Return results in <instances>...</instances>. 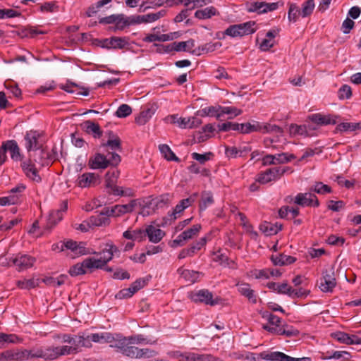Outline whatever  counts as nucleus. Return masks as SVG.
Listing matches in <instances>:
<instances>
[{
	"label": "nucleus",
	"instance_id": "obj_1",
	"mask_svg": "<svg viewBox=\"0 0 361 361\" xmlns=\"http://www.w3.org/2000/svg\"><path fill=\"white\" fill-rule=\"evenodd\" d=\"M63 343H68L70 355H75L81 351V347L91 348L92 342L99 343H111L114 341V335L110 332L84 335L63 334L59 336Z\"/></svg>",
	"mask_w": 361,
	"mask_h": 361
},
{
	"label": "nucleus",
	"instance_id": "obj_2",
	"mask_svg": "<svg viewBox=\"0 0 361 361\" xmlns=\"http://www.w3.org/2000/svg\"><path fill=\"white\" fill-rule=\"evenodd\" d=\"M68 345H50L46 348L27 349V360L33 358H43L46 360H54L62 356L70 355Z\"/></svg>",
	"mask_w": 361,
	"mask_h": 361
},
{
	"label": "nucleus",
	"instance_id": "obj_3",
	"mask_svg": "<svg viewBox=\"0 0 361 361\" xmlns=\"http://www.w3.org/2000/svg\"><path fill=\"white\" fill-rule=\"evenodd\" d=\"M121 160V157L116 152H108L106 155L97 153L89 159L88 166L92 169H105L109 166H116Z\"/></svg>",
	"mask_w": 361,
	"mask_h": 361
},
{
	"label": "nucleus",
	"instance_id": "obj_4",
	"mask_svg": "<svg viewBox=\"0 0 361 361\" xmlns=\"http://www.w3.org/2000/svg\"><path fill=\"white\" fill-rule=\"evenodd\" d=\"M118 352L133 359L149 358L157 354L154 350L149 348H139L132 345L131 343H130V340H128L123 345V347L121 348Z\"/></svg>",
	"mask_w": 361,
	"mask_h": 361
},
{
	"label": "nucleus",
	"instance_id": "obj_5",
	"mask_svg": "<svg viewBox=\"0 0 361 361\" xmlns=\"http://www.w3.org/2000/svg\"><path fill=\"white\" fill-rule=\"evenodd\" d=\"M336 283L334 267L331 266L329 269L322 272V277L319 280V288L324 293H331Z\"/></svg>",
	"mask_w": 361,
	"mask_h": 361
},
{
	"label": "nucleus",
	"instance_id": "obj_6",
	"mask_svg": "<svg viewBox=\"0 0 361 361\" xmlns=\"http://www.w3.org/2000/svg\"><path fill=\"white\" fill-rule=\"evenodd\" d=\"M259 357L263 360L270 361H311L310 357L295 358L279 351H263L259 354Z\"/></svg>",
	"mask_w": 361,
	"mask_h": 361
},
{
	"label": "nucleus",
	"instance_id": "obj_7",
	"mask_svg": "<svg viewBox=\"0 0 361 361\" xmlns=\"http://www.w3.org/2000/svg\"><path fill=\"white\" fill-rule=\"evenodd\" d=\"M101 47L107 49H121L129 45V38L126 37H111L99 41Z\"/></svg>",
	"mask_w": 361,
	"mask_h": 361
},
{
	"label": "nucleus",
	"instance_id": "obj_8",
	"mask_svg": "<svg viewBox=\"0 0 361 361\" xmlns=\"http://www.w3.org/2000/svg\"><path fill=\"white\" fill-rule=\"evenodd\" d=\"M190 299L195 302H202L214 306L219 303V299H213V294L207 289H202L190 293Z\"/></svg>",
	"mask_w": 361,
	"mask_h": 361
},
{
	"label": "nucleus",
	"instance_id": "obj_9",
	"mask_svg": "<svg viewBox=\"0 0 361 361\" xmlns=\"http://www.w3.org/2000/svg\"><path fill=\"white\" fill-rule=\"evenodd\" d=\"M294 203L301 207H318L319 202L317 197L311 191L305 193H298L294 200Z\"/></svg>",
	"mask_w": 361,
	"mask_h": 361
},
{
	"label": "nucleus",
	"instance_id": "obj_10",
	"mask_svg": "<svg viewBox=\"0 0 361 361\" xmlns=\"http://www.w3.org/2000/svg\"><path fill=\"white\" fill-rule=\"evenodd\" d=\"M27 349H11L0 354V361H26Z\"/></svg>",
	"mask_w": 361,
	"mask_h": 361
},
{
	"label": "nucleus",
	"instance_id": "obj_11",
	"mask_svg": "<svg viewBox=\"0 0 361 361\" xmlns=\"http://www.w3.org/2000/svg\"><path fill=\"white\" fill-rule=\"evenodd\" d=\"M13 265L17 267L19 271L27 269L32 267L36 259L29 255L18 253L13 258L11 259Z\"/></svg>",
	"mask_w": 361,
	"mask_h": 361
},
{
	"label": "nucleus",
	"instance_id": "obj_12",
	"mask_svg": "<svg viewBox=\"0 0 361 361\" xmlns=\"http://www.w3.org/2000/svg\"><path fill=\"white\" fill-rule=\"evenodd\" d=\"M34 161L29 157L26 161L21 163V167L25 176L35 182H40L42 178L35 167Z\"/></svg>",
	"mask_w": 361,
	"mask_h": 361
},
{
	"label": "nucleus",
	"instance_id": "obj_13",
	"mask_svg": "<svg viewBox=\"0 0 361 361\" xmlns=\"http://www.w3.org/2000/svg\"><path fill=\"white\" fill-rule=\"evenodd\" d=\"M29 157L40 166H48L51 160L49 152L42 148V147L39 149L35 150L32 153H30Z\"/></svg>",
	"mask_w": 361,
	"mask_h": 361
},
{
	"label": "nucleus",
	"instance_id": "obj_14",
	"mask_svg": "<svg viewBox=\"0 0 361 361\" xmlns=\"http://www.w3.org/2000/svg\"><path fill=\"white\" fill-rule=\"evenodd\" d=\"M277 167L267 169L264 172L258 174L256 181L261 184H266L272 180L281 178Z\"/></svg>",
	"mask_w": 361,
	"mask_h": 361
},
{
	"label": "nucleus",
	"instance_id": "obj_15",
	"mask_svg": "<svg viewBox=\"0 0 361 361\" xmlns=\"http://www.w3.org/2000/svg\"><path fill=\"white\" fill-rule=\"evenodd\" d=\"M145 236L153 243H158L165 235V232L155 225H149L145 229Z\"/></svg>",
	"mask_w": 361,
	"mask_h": 361
},
{
	"label": "nucleus",
	"instance_id": "obj_16",
	"mask_svg": "<svg viewBox=\"0 0 361 361\" xmlns=\"http://www.w3.org/2000/svg\"><path fill=\"white\" fill-rule=\"evenodd\" d=\"M99 178L94 173H85L78 177V185L81 188L95 186L99 183Z\"/></svg>",
	"mask_w": 361,
	"mask_h": 361
},
{
	"label": "nucleus",
	"instance_id": "obj_17",
	"mask_svg": "<svg viewBox=\"0 0 361 361\" xmlns=\"http://www.w3.org/2000/svg\"><path fill=\"white\" fill-rule=\"evenodd\" d=\"M207 243L206 238H202L198 241L193 243L190 247L183 249L179 255V259H184L187 257L193 256L197 251L205 245Z\"/></svg>",
	"mask_w": 361,
	"mask_h": 361
},
{
	"label": "nucleus",
	"instance_id": "obj_18",
	"mask_svg": "<svg viewBox=\"0 0 361 361\" xmlns=\"http://www.w3.org/2000/svg\"><path fill=\"white\" fill-rule=\"evenodd\" d=\"M67 209L68 201L63 200L61 204L60 209L50 212L47 222L48 226L52 227L60 221L63 219V213L65 212Z\"/></svg>",
	"mask_w": 361,
	"mask_h": 361
},
{
	"label": "nucleus",
	"instance_id": "obj_19",
	"mask_svg": "<svg viewBox=\"0 0 361 361\" xmlns=\"http://www.w3.org/2000/svg\"><path fill=\"white\" fill-rule=\"evenodd\" d=\"M80 126L87 134H92L94 138H100L102 136L103 132L99 125L90 120L82 122Z\"/></svg>",
	"mask_w": 361,
	"mask_h": 361
},
{
	"label": "nucleus",
	"instance_id": "obj_20",
	"mask_svg": "<svg viewBox=\"0 0 361 361\" xmlns=\"http://www.w3.org/2000/svg\"><path fill=\"white\" fill-rule=\"evenodd\" d=\"M38 139L39 134H37V132L30 131L26 133L25 136V147L29 152L39 149L42 147L39 144Z\"/></svg>",
	"mask_w": 361,
	"mask_h": 361
},
{
	"label": "nucleus",
	"instance_id": "obj_21",
	"mask_svg": "<svg viewBox=\"0 0 361 361\" xmlns=\"http://www.w3.org/2000/svg\"><path fill=\"white\" fill-rule=\"evenodd\" d=\"M26 189L25 185L23 183H18L16 187L10 190L9 195L7 196L10 202L12 204H17L21 202L23 193Z\"/></svg>",
	"mask_w": 361,
	"mask_h": 361
},
{
	"label": "nucleus",
	"instance_id": "obj_22",
	"mask_svg": "<svg viewBox=\"0 0 361 361\" xmlns=\"http://www.w3.org/2000/svg\"><path fill=\"white\" fill-rule=\"evenodd\" d=\"M118 252V248L114 245L112 242L110 241L106 243L105 248L102 250V252H97V255H103V257H102L100 259H102L103 264L106 265V264L112 259L114 254Z\"/></svg>",
	"mask_w": 361,
	"mask_h": 361
},
{
	"label": "nucleus",
	"instance_id": "obj_23",
	"mask_svg": "<svg viewBox=\"0 0 361 361\" xmlns=\"http://www.w3.org/2000/svg\"><path fill=\"white\" fill-rule=\"evenodd\" d=\"M282 229V224H272L270 222L264 221L259 226V230L266 235H276Z\"/></svg>",
	"mask_w": 361,
	"mask_h": 361
},
{
	"label": "nucleus",
	"instance_id": "obj_24",
	"mask_svg": "<svg viewBox=\"0 0 361 361\" xmlns=\"http://www.w3.org/2000/svg\"><path fill=\"white\" fill-rule=\"evenodd\" d=\"M308 118L314 123L320 126L336 123V119L333 118L330 115L325 116L319 113L309 116Z\"/></svg>",
	"mask_w": 361,
	"mask_h": 361
},
{
	"label": "nucleus",
	"instance_id": "obj_25",
	"mask_svg": "<svg viewBox=\"0 0 361 361\" xmlns=\"http://www.w3.org/2000/svg\"><path fill=\"white\" fill-rule=\"evenodd\" d=\"M239 37L248 35L255 32L257 30L255 21H247L243 23L235 24Z\"/></svg>",
	"mask_w": 361,
	"mask_h": 361
},
{
	"label": "nucleus",
	"instance_id": "obj_26",
	"mask_svg": "<svg viewBox=\"0 0 361 361\" xmlns=\"http://www.w3.org/2000/svg\"><path fill=\"white\" fill-rule=\"evenodd\" d=\"M271 260L275 266H286L294 263L296 258L284 254L271 255Z\"/></svg>",
	"mask_w": 361,
	"mask_h": 361
},
{
	"label": "nucleus",
	"instance_id": "obj_27",
	"mask_svg": "<svg viewBox=\"0 0 361 361\" xmlns=\"http://www.w3.org/2000/svg\"><path fill=\"white\" fill-rule=\"evenodd\" d=\"M171 202V195L169 193L162 194L150 202V204L153 206L154 209H159L164 207H168Z\"/></svg>",
	"mask_w": 361,
	"mask_h": 361
},
{
	"label": "nucleus",
	"instance_id": "obj_28",
	"mask_svg": "<svg viewBox=\"0 0 361 361\" xmlns=\"http://www.w3.org/2000/svg\"><path fill=\"white\" fill-rule=\"evenodd\" d=\"M101 148H104L105 152H115L116 150H121V140L119 137L114 138L112 140H107L106 142H102Z\"/></svg>",
	"mask_w": 361,
	"mask_h": 361
},
{
	"label": "nucleus",
	"instance_id": "obj_29",
	"mask_svg": "<svg viewBox=\"0 0 361 361\" xmlns=\"http://www.w3.org/2000/svg\"><path fill=\"white\" fill-rule=\"evenodd\" d=\"M238 286L239 293L246 297L251 302L255 304L257 302V295L255 291L250 288L248 283H243L237 285Z\"/></svg>",
	"mask_w": 361,
	"mask_h": 361
},
{
	"label": "nucleus",
	"instance_id": "obj_30",
	"mask_svg": "<svg viewBox=\"0 0 361 361\" xmlns=\"http://www.w3.org/2000/svg\"><path fill=\"white\" fill-rule=\"evenodd\" d=\"M137 205V200H133L126 204H116L114 207L115 216H119L122 214L132 212Z\"/></svg>",
	"mask_w": 361,
	"mask_h": 361
},
{
	"label": "nucleus",
	"instance_id": "obj_31",
	"mask_svg": "<svg viewBox=\"0 0 361 361\" xmlns=\"http://www.w3.org/2000/svg\"><path fill=\"white\" fill-rule=\"evenodd\" d=\"M219 14L218 11L214 6L207 7L204 9L197 10L195 13V17L198 19H208Z\"/></svg>",
	"mask_w": 361,
	"mask_h": 361
},
{
	"label": "nucleus",
	"instance_id": "obj_32",
	"mask_svg": "<svg viewBox=\"0 0 361 361\" xmlns=\"http://www.w3.org/2000/svg\"><path fill=\"white\" fill-rule=\"evenodd\" d=\"M123 236L126 239L142 241L145 239V233L143 229L128 230L123 233Z\"/></svg>",
	"mask_w": 361,
	"mask_h": 361
},
{
	"label": "nucleus",
	"instance_id": "obj_33",
	"mask_svg": "<svg viewBox=\"0 0 361 361\" xmlns=\"http://www.w3.org/2000/svg\"><path fill=\"white\" fill-rule=\"evenodd\" d=\"M213 195L210 191H204L201 194V200L199 204L200 211L205 210L214 203Z\"/></svg>",
	"mask_w": 361,
	"mask_h": 361
},
{
	"label": "nucleus",
	"instance_id": "obj_34",
	"mask_svg": "<svg viewBox=\"0 0 361 361\" xmlns=\"http://www.w3.org/2000/svg\"><path fill=\"white\" fill-rule=\"evenodd\" d=\"M8 151L11 153V157L14 161L21 160L22 157L20 153V148L16 142L13 140H8L6 142Z\"/></svg>",
	"mask_w": 361,
	"mask_h": 361
},
{
	"label": "nucleus",
	"instance_id": "obj_35",
	"mask_svg": "<svg viewBox=\"0 0 361 361\" xmlns=\"http://www.w3.org/2000/svg\"><path fill=\"white\" fill-rule=\"evenodd\" d=\"M202 123V120L196 117L180 118L179 127L180 128H194L201 125Z\"/></svg>",
	"mask_w": 361,
	"mask_h": 361
},
{
	"label": "nucleus",
	"instance_id": "obj_36",
	"mask_svg": "<svg viewBox=\"0 0 361 361\" xmlns=\"http://www.w3.org/2000/svg\"><path fill=\"white\" fill-rule=\"evenodd\" d=\"M155 109L153 107L147 108L140 112L136 117L135 122L140 126L145 125L154 114Z\"/></svg>",
	"mask_w": 361,
	"mask_h": 361
},
{
	"label": "nucleus",
	"instance_id": "obj_37",
	"mask_svg": "<svg viewBox=\"0 0 361 361\" xmlns=\"http://www.w3.org/2000/svg\"><path fill=\"white\" fill-rule=\"evenodd\" d=\"M159 148L164 157L168 161H180V159L176 156L169 145L162 144L159 146Z\"/></svg>",
	"mask_w": 361,
	"mask_h": 361
},
{
	"label": "nucleus",
	"instance_id": "obj_38",
	"mask_svg": "<svg viewBox=\"0 0 361 361\" xmlns=\"http://www.w3.org/2000/svg\"><path fill=\"white\" fill-rule=\"evenodd\" d=\"M288 19L290 22L295 23L301 16L300 9L295 3H288Z\"/></svg>",
	"mask_w": 361,
	"mask_h": 361
},
{
	"label": "nucleus",
	"instance_id": "obj_39",
	"mask_svg": "<svg viewBox=\"0 0 361 361\" xmlns=\"http://www.w3.org/2000/svg\"><path fill=\"white\" fill-rule=\"evenodd\" d=\"M116 183V182H114V180H109L107 183H105L106 192L109 195L122 196L123 190L122 188L117 186Z\"/></svg>",
	"mask_w": 361,
	"mask_h": 361
},
{
	"label": "nucleus",
	"instance_id": "obj_40",
	"mask_svg": "<svg viewBox=\"0 0 361 361\" xmlns=\"http://www.w3.org/2000/svg\"><path fill=\"white\" fill-rule=\"evenodd\" d=\"M310 191L312 193L316 192L320 195H324L331 192V188L328 185L324 184L322 182H316L315 184L310 188Z\"/></svg>",
	"mask_w": 361,
	"mask_h": 361
},
{
	"label": "nucleus",
	"instance_id": "obj_41",
	"mask_svg": "<svg viewBox=\"0 0 361 361\" xmlns=\"http://www.w3.org/2000/svg\"><path fill=\"white\" fill-rule=\"evenodd\" d=\"M83 264L86 269H103L105 266L102 259H95L93 257H89L83 260Z\"/></svg>",
	"mask_w": 361,
	"mask_h": 361
},
{
	"label": "nucleus",
	"instance_id": "obj_42",
	"mask_svg": "<svg viewBox=\"0 0 361 361\" xmlns=\"http://www.w3.org/2000/svg\"><path fill=\"white\" fill-rule=\"evenodd\" d=\"M109 223V218L101 214L92 216L88 220V225L92 226H102Z\"/></svg>",
	"mask_w": 361,
	"mask_h": 361
},
{
	"label": "nucleus",
	"instance_id": "obj_43",
	"mask_svg": "<svg viewBox=\"0 0 361 361\" xmlns=\"http://www.w3.org/2000/svg\"><path fill=\"white\" fill-rule=\"evenodd\" d=\"M178 272L186 280L191 283H195L198 278L199 272L195 271H190L188 269H183L179 268Z\"/></svg>",
	"mask_w": 361,
	"mask_h": 361
},
{
	"label": "nucleus",
	"instance_id": "obj_44",
	"mask_svg": "<svg viewBox=\"0 0 361 361\" xmlns=\"http://www.w3.org/2000/svg\"><path fill=\"white\" fill-rule=\"evenodd\" d=\"M357 129H361L360 123H341L336 128L340 132L355 131Z\"/></svg>",
	"mask_w": 361,
	"mask_h": 361
},
{
	"label": "nucleus",
	"instance_id": "obj_45",
	"mask_svg": "<svg viewBox=\"0 0 361 361\" xmlns=\"http://www.w3.org/2000/svg\"><path fill=\"white\" fill-rule=\"evenodd\" d=\"M67 279V276L61 275L58 278H54L51 276L45 277L42 279V281L48 285L52 286H60L65 283L66 279Z\"/></svg>",
	"mask_w": 361,
	"mask_h": 361
},
{
	"label": "nucleus",
	"instance_id": "obj_46",
	"mask_svg": "<svg viewBox=\"0 0 361 361\" xmlns=\"http://www.w3.org/2000/svg\"><path fill=\"white\" fill-rule=\"evenodd\" d=\"M351 357V354L344 350L332 351L331 355L327 357V358H333L339 361H350Z\"/></svg>",
	"mask_w": 361,
	"mask_h": 361
},
{
	"label": "nucleus",
	"instance_id": "obj_47",
	"mask_svg": "<svg viewBox=\"0 0 361 361\" xmlns=\"http://www.w3.org/2000/svg\"><path fill=\"white\" fill-rule=\"evenodd\" d=\"M274 164H286L295 159V156L293 154L280 153L274 155Z\"/></svg>",
	"mask_w": 361,
	"mask_h": 361
},
{
	"label": "nucleus",
	"instance_id": "obj_48",
	"mask_svg": "<svg viewBox=\"0 0 361 361\" xmlns=\"http://www.w3.org/2000/svg\"><path fill=\"white\" fill-rule=\"evenodd\" d=\"M39 279H30L18 281L17 286L22 289H31L39 286Z\"/></svg>",
	"mask_w": 361,
	"mask_h": 361
},
{
	"label": "nucleus",
	"instance_id": "obj_49",
	"mask_svg": "<svg viewBox=\"0 0 361 361\" xmlns=\"http://www.w3.org/2000/svg\"><path fill=\"white\" fill-rule=\"evenodd\" d=\"M314 8V0H307L302 4L300 10L301 16L302 18L307 17L312 14Z\"/></svg>",
	"mask_w": 361,
	"mask_h": 361
},
{
	"label": "nucleus",
	"instance_id": "obj_50",
	"mask_svg": "<svg viewBox=\"0 0 361 361\" xmlns=\"http://www.w3.org/2000/svg\"><path fill=\"white\" fill-rule=\"evenodd\" d=\"M201 229L200 224L193 225L191 228L185 230L182 233V237L186 240L192 239L195 236L197 235L198 233Z\"/></svg>",
	"mask_w": 361,
	"mask_h": 361
},
{
	"label": "nucleus",
	"instance_id": "obj_51",
	"mask_svg": "<svg viewBox=\"0 0 361 361\" xmlns=\"http://www.w3.org/2000/svg\"><path fill=\"white\" fill-rule=\"evenodd\" d=\"M166 14V10H161L157 13H152L143 15L144 23H149L154 22V21L160 19L161 18L165 16Z\"/></svg>",
	"mask_w": 361,
	"mask_h": 361
},
{
	"label": "nucleus",
	"instance_id": "obj_52",
	"mask_svg": "<svg viewBox=\"0 0 361 361\" xmlns=\"http://www.w3.org/2000/svg\"><path fill=\"white\" fill-rule=\"evenodd\" d=\"M220 109L221 111V117L224 114L232 115L229 116L228 118H233L242 114V110L238 109L234 106H221Z\"/></svg>",
	"mask_w": 361,
	"mask_h": 361
},
{
	"label": "nucleus",
	"instance_id": "obj_53",
	"mask_svg": "<svg viewBox=\"0 0 361 361\" xmlns=\"http://www.w3.org/2000/svg\"><path fill=\"white\" fill-rule=\"evenodd\" d=\"M68 273L71 276H77L79 275L85 274L86 273L85 266L83 264V262L82 263H77L76 264L72 266Z\"/></svg>",
	"mask_w": 361,
	"mask_h": 361
},
{
	"label": "nucleus",
	"instance_id": "obj_54",
	"mask_svg": "<svg viewBox=\"0 0 361 361\" xmlns=\"http://www.w3.org/2000/svg\"><path fill=\"white\" fill-rule=\"evenodd\" d=\"M75 254L76 255H87L92 254H97V252L93 251L92 249H89L86 247V243L80 242L77 245V250H75Z\"/></svg>",
	"mask_w": 361,
	"mask_h": 361
},
{
	"label": "nucleus",
	"instance_id": "obj_55",
	"mask_svg": "<svg viewBox=\"0 0 361 361\" xmlns=\"http://www.w3.org/2000/svg\"><path fill=\"white\" fill-rule=\"evenodd\" d=\"M331 337L338 341L341 343L349 345L350 343V334L343 332L337 331L331 334Z\"/></svg>",
	"mask_w": 361,
	"mask_h": 361
},
{
	"label": "nucleus",
	"instance_id": "obj_56",
	"mask_svg": "<svg viewBox=\"0 0 361 361\" xmlns=\"http://www.w3.org/2000/svg\"><path fill=\"white\" fill-rule=\"evenodd\" d=\"M132 113V108L126 104H121L115 113V115L118 118H125L130 115Z\"/></svg>",
	"mask_w": 361,
	"mask_h": 361
},
{
	"label": "nucleus",
	"instance_id": "obj_57",
	"mask_svg": "<svg viewBox=\"0 0 361 361\" xmlns=\"http://www.w3.org/2000/svg\"><path fill=\"white\" fill-rule=\"evenodd\" d=\"M59 5L56 2L49 1L45 2L40 6V11L42 12L54 13L59 11Z\"/></svg>",
	"mask_w": 361,
	"mask_h": 361
},
{
	"label": "nucleus",
	"instance_id": "obj_58",
	"mask_svg": "<svg viewBox=\"0 0 361 361\" xmlns=\"http://www.w3.org/2000/svg\"><path fill=\"white\" fill-rule=\"evenodd\" d=\"M307 125L298 126L296 124H291L290 126V130L291 133L295 135H307Z\"/></svg>",
	"mask_w": 361,
	"mask_h": 361
},
{
	"label": "nucleus",
	"instance_id": "obj_59",
	"mask_svg": "<svg viewBox=\"0 0 361 361\" xmlns=\"http://www.w3.org/2000/svg\"><path fill=\"white\" fill-rule=\"evenodd\" d=\"M212 155L213 154L212 152H207L205 154H199L197 152H193L192 153L191 157L193 159L203 164L206 161H209Z\"/></svg>",
	"mask_w": 361,
	"mask_h": 361
},
{
	"label": "nucleus",
	"instance_id": "obj_60",
	"mask_svg": "<svg viewBox=\"0 0 361 361\" xmlns=\"http://www.w3.org/2000/svg\"><path fill=\"white\" fill-rule=\"evenodd\" d=\"M217 46V44L215 43H207L202 47H199L197 49L198 53H197V51L195 50L192 51V53L196 54L197 55H200L203 53H208L213 51L216 49Z\"/></svg>",
	"mask_w": 361,
	"mask_h": 361
},
{
	"label": "nucleus",
	"instance_id": "obj_61",
	"mask_svg": "<svg viewBox=\"0 0 361 361\" xmlns=\"http://www.w3.org/2000/svg\"><path fill=\"white\" fill-rule=\"evenodd\" d=\"M338 97L341 99H349L352 95L351 87L348 85H343L338 90Z\"/></svg>",
	"mask_w": 361,
	"mask_h": 361
},
{
	"label": "nucleus",
	"instance_id": "obj_62",
	"mask_svg": "<svg viewBox=\"0 0 361 361\" xmlns=\"http://www.w3.org/2000/svg\"><path fill=\"white\" fill-rule=\"evenodd\" d=\"M345 207V202L342 200L334 201L329 200L328 202L327 208L333 212H339Z\"/></svg>",
	"mask_w": 361,
	"mask_h": 361
},
{
	"label": "nucleus",
	"instance_id": "obj_63",
	"mask_svg": "<svg viewBox=\"0 0 361 361\" xmlns=\"http://www.w3.org/2000/svg\"><path fill=\"white\" fill-rule=\"evenodd\" d=\"M128 340H129L128 337L117 335V338H116L114 337V341L112 343L113 344H111L110 346L117 348V351H118L121 348L123 347V345L128 341Z\"/></svg>",
	"mask_w": 361,
	"mask_h": 361
},
{
	"label": "nucleus",
	"instance_id": "obj_64",
	"mask_svg": "<svg viewBox=\"0 0 361 361\" xmlns=\"http://www.w3.org/2000/svg\"><path fill=\"white\" fill-rule=\"evenodd\" d=\"M238 128V123H232V122H226L221 124L218 125V128L219 131L227 132L231 130H237Z\"/></svg>",
	"mask_w": 361,
	"mask_h": 361
}]
</instances>
